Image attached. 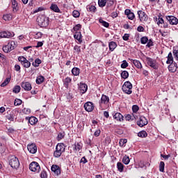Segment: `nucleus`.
<instances>
[{"mask_svg":"<svg viewBox=\"0 0 178 178\" xmlns=\"http://www.w3.org/2000/svg\"><path fill=\"white\" fill-rule=\"evenodd\" d=\"M12 2V8H13V11L14 13H16L19 10V6L17 4V1L16 0H11Z\"/></svg>","mask_w":178,"mask_h":178,"instance_id":"412c9836","label":"nucleus"},{"mask_svg":"<svg viewBox=\"0 0 178 178\" xmlns=\"http://www.w3.org/2000/svg\"><path fill=\"white\" fill-rule=\"evenodd\" d=\"M117 168H118V170L120 172H123V169H124V165H123V164L122 163H118Z\"/></svg>","mask_w":178,"mask_h":178,"instance_id":"a18cd8bd","label":"nucleus"},{"mask_svg":"<svg viewBox=\"0 0 178 178\" xmlns=\"http://www.w3.org/2000/svg\"><path fill=\"white\" fill-rule=\"evenodd\" d=\"M81 32H76L74 35V38H75V40H77V41L79 42V44H81V42H83V40H81Z\"/></svg>","mask_w":178,"mask_h":178,"instance_id":"4be33fe9","label":"nucleus"},{"mask_svg":"<svg viewBox=\"0 0 178 178\" xmlns=\"http://www.w3.org/2000/svg\"><path fill=\"white\" fill-rule=\"evenodd\" d=\"M42 10H44V8L43 7H39L33 11V13H38V12H42Z\"/></svg>","mask_w":178,"mask_h":178,"instance_id":"680f3d73","label":"nucleus"},{"mask_svg":"<svg viewBox=\"0 0 178 178\" xmlns=\"http://www.w3.org/2000/svg\"><path fill=\"white\" fill-rule=\"evenodd\" d=\"M122 162L124 165H129V163H130V158L127 156H124L123 157Z\"/></svg>","mask_w":178,"mask_h":178,"instance_id":"ea45409f","label":"nucleus"},{"mask_svg":"<svg viewBox=\"0 0 178 178\" xmlns=\"http://www.w3.org/2000/svg\"><path fill=\"white\" fill-rule=\"evenodd\" d=\"M137 124L139 127H144V126H147V124H148V120L145 117L141 116L137 122Z\"/></svg>","mask_w":178,"mask_h":178,"instance_id":"9b49d317","label":"nucleus"},{"mask_svg":"<svg viewBox=\"0 0 178 178\" xmlns=\"http://www.w3.org/2000/svg\"><path fill=\"white\" fill-rule=\"evenodd\" d=\"M87 90H88V86L86 83H80L79 84V90L81 94H86L87 92Z\"/></svg>","mask_w":178,"mask_h":178,"instance_id":"dca6fc26","label":"nucleus"},{"mask_svg":"<svg viewBox=\"0 0 178 178\" xmlns=\"http://www.w3.org/2000/svg\"><path fill=\"white\" fill-rule=\"evenodd\" d=\"M127 139H120L119 142L120 147H126Z\"/></svg>","mask_w":178,"mask_h":178,"instance_id":"4c0bfd02","label":"nucleus"},{"mask_svg":"<svg viewBox=\"0 0 178 178\" xmlns=\"http://www.w3.org/2000/svg\"><path fill=\"white\" fill-rule=\"evenodd\" d=\"M51 169V172H54V173H55V175H56L57 176H59V175H60V168H59V165H53Z\"/></svg>","mask_w":178,"mask_h":178,"instance_id":"a211bd4d","label":"nucleus"},{"mask_svg":"<svg viewBox=\"0 0 178 178\" xmlns=\"http://www.w3.org/2000/svg\"><path fill=\"white\" fill-rule=\"evenodd\" d=\"M138 136L142 138H145V137L148 136V134H147V131H141L138 134Z\"/></svg>","mask_w":178,"mask_h":178,"instance_id":"72a5a7b5","label":"nucleus"},{"mask_svg":"<svg viewBox=\"0 0 178 178\" xmlns=\"http://www.w3.org/2000/svg\"><path fill=\"white\" fill-rule=\"evenodd\" d=\"M99 134H101V130L99 129L96 130L94 133L95 137H99Z\"/></svg>","mask_w":178,"mask_h":178,"instance_id":"338daca9","label":"nucleus"},{"mask_svg":"<svg viewBox=\"0 0 178 178\" xmlns=\"http://www.w3.org/2000/svg\"><path fill=\"white\" fill-rule=\"evenodd\" d=\"M132 62H133V64L134 65V66H136V67H137L138 69H143V65L141 64L140 60H132Z\"/></svg>","mask_w":178,"mask_h":178,"instance_id":"393cba45","label":"nucleus"},{"mask_svg":"<svg viewBox=\"0 0 178 178\" xmlns=\"http://www.w3.org/2000/svg\"><path fill=\"white\" fill-rule=\"evenodd\" d=\"M166 19L169 22L170 24L172 26H176L178 24V19L176 17L168 15L166 17Z\"/></svg>","mask_w":178,"mask_h":178,"instance_id":"f8f14e48","label":"nucleus"},{"mask_svg":"<svg viewBox=\"0 0 178 178\" xmlns=\"http://www.w3.org/2000/svg\"><path fill=\"white\" fill-rule=\"evenodd\" d=\"M149 163H144V161H140L138 163V168H147V166H149Z\"/></svg>","mask_w":178,"mask_h":178,"instance_id":"c9c22d12","label":"nucleus"},{"mask_svg":"<svg viewBox=\"0 0 178 178\" xmlns=\"http://www.w3.org/2000/svg\"><path fill=\"white\" fill-rule=\"evenodd\" d=\"M146 63L147 65H148V66H149L152 69H154L155 70H156L158 67H159L156 60L149 57H146Z\"/></svg>","mask_w":178,"mask_h":178,"instance_id":"20e7f679","label":"nucleus"},{"mask_svg":"<svg viewBox=\"0 0 178 178\" xmlns=\"http://www.w3.org/2000/svg\"><path fill=\"white\" fill-rule=\"evenodd\" d=\"M133 85L129 81L124 82V85L122 86V91L125 92V94H128L130 95L133 91Z\"/></svg>","mask_w":178,"mask_h":178,"instance_id":"0eeeda50","label":"nucleus"},{"mask_svg":"<svg viewBox=\"0 0 178 178\" xmlns=\"http://www.w3.org/2000/svg\"><path fill=\"white\" fill-rule=\"evenodd\" d=\"M32 65L34 67H38L40 65H41V60H40V58H36Z\"/></svg>","mask_w":178,"mask_h":178,"instance_id":"f704fd0d","label":"nucleus"},{"mask_svg":"<svg viewBox=\"0 0 178 178\" xmlns=\"http://www.w3.org/2000/svg\"><path fill=\"white\" fill-rule=\"evenodd\" d=\"M147 41H148V38L147 37H143L140 39L141 44H147Z\"/></svg>","mask_w":178,"mask_h":178,"instance_id":"bf43d9fd","label":"nucleus"},{"mask_svg":"<svg viewBox=\"0 0 178 178\" xmlns=\"http://www.w3.org/2000/svg\"><path fill=\"white\" fill-rule=\"evenodd\" d=\"M20 90H22L20 86H15L13 90V92H15V94H19V92H20Z\"/></svg>","mask_w":178,"mask_h":178,"instance_id":"a19ab883","label":"nucleus"},{"mask_svg":"<svg viewBox=\"0 0 178 178\" xmlns=\"http://www.w3.org/2000/svg\"><path fill=\"white\" fill-rule=\"evenodd\" d=\"M50 9L56 13H60V9H59V7L56 4H51Z\"/></svg>","mask_w":178,"mask_h":178,"instance_id":"b1692460","label":"nucleus"},{"mask_svg":"<svg viewBox=\"0 0 178 178\" xmlns=\"http://www.w3.org/2000/svg\"><path fill=\"white\" fill-rule=\"evenodd\" d=\"M129 38H130V35L129 33H125L122 36V39L124 40V41H129Z\"/></svg>","mask_w":178,"mask_h":178,"instance_id":"4d7b16f0","label":"nucleus"},{"mask_svg":"<svg viewBox=\"0 0 178 178\" xmlns=\"http://www.w3.org/2000/svg\"><path fill=\"white\" fill-rule=\"evenodd\" d=\"M65 151V144L63 143H58L57 144L56 147V150L54 152V155L55 158H59L60 157V155L63 154V152Z\"/></svg>","mask_w":178,"mask_h":178,"instance_id":"7ed1b4c3","label":"nucleus"},{"mask_svg":"<svg viewBox=\"0 0 178 178\" xmlns=\"http://www.w3.org/2000/svg\"><path fill=\"white\" fill-rule=\"evenodd\" d=\"M33 38L35 40H40V38H42V33L37 32L33 33Z\"/></svg>","mask_w":178,"mask_h":178,"instance_id":"2f4dec72","label":"nucleus"},{"mask_svg":"<svg viewBox=\"0 0 178 178\" xmlns=\"http://www.w3.org/2000/svg\"><path fill=\"white\" fill-rule=\"evenodd\" d=\"M22 112L24 115H30V113H31V110L29 108H24L22 109Z\"/></svg>","mask_w":178,"mask_h":178,"instance_id":"37998d69","label":"nucleus"},{"mask_svg":"<svg viewBox=\"0 0 178 178\" xmlns=\"http://www.w3.org/2000/svg\"><path fill=\"white\" fill-rule=\"evenodd\" d=\"M8 134H15V133H16V131L15 129H13V128H9L8 129Z\"/></svg>","mask_w":178,"mask_h":178,"instance_id":"69168bd1","label":"nucleus"},{"mask_svg":"<svg viewBox=\"0 0 178 178\" xmlns=\"http://www.w3.org/2000/svg\"><path fill=\"white\" fill-rule=\"evenodd\" d=\"M15 37V33L3 31L0 33V38H12Z\"/></svg>","mask_w":178,"mask_h":178,"instance_id":"9d476101","label":"nucleus"},{"mask_svg":"<svg viewBox=\"0 0 178 178\" xmlns=\"http://www.w3.org/2000/svg\"><path fill=\"white\" fill-rule=\"evenodd\" d=\"M14 105L15 106H19V105H22V100L20 99H15Z\"/></svg>","mask_w":178,"mask_h":178,"instance_id":"3c124183","label":"nucleus"},{"mask_svg":"<svg viewBox=\"0 0 178 178\" xmlns=\"http://www.w3.org/2000/svg\"><path fill=\"white\" fill-rule=\"evenodd\" d=\"M72 16L74 17H80V13L77 10H74L72 13Z\"/></svg>","mask_w":178,"mask_h":178,"instance_id":"5fc2aeb1","label":"nucleus"},{"mask_svg":"<svg viewBox=\"0 0 178 178\" xmlns=\"http://www.w3.org/2000/svg\"><path fill=\"white\" fill-rule=\"evenodd\" d=\"M99 23H101V24H102V26H104V27H107V28L109 27V23L104 21V19H99Z\"/></svg>","mask_w":178,"mask_h":178,"instance_id":"de8ad7c7","label":"nucleus"},{"mask_svg":"<svg viewBox=\"0 0 178 178\" xmlns=\"http://www.w3.org/2000/svg\"><path fill=\"white\" fill-rule=\"evenodd\" d=\"M81 29V25L80 24H76L74 27V31H79V29Z\"/></svg>","mask_w":178,"mask_h":178,"instance_id":"774afa93","label":"nucleus"},{"mask_svg":"<svg viewBox=\"0 0 178 178\" xmlns=\"http://www.w3.org/2000/svg\"><path fill=\"white\" fill-rule=\"evenodd\" d=\"M138 109H139V108H138V106H137V105H134V106H132V111H133V112H134V113H136L137 111H138Z\"/></svg>","mask_w":178,"mask_h":178,"instance_id":"e2e57ef3","label":"nucleus"},{"mask_svg":"<svg viewBox=\"0 0 178 178\" xmlns=\"http://www.w3.org/2000/svg\"><path fill=\"white\" fill-rule=\"evenodd\" d=\"M27 148H28V151L31 154H35V152H37V146L34 143L28 145Z\"/></svg>","mask_w":178,"mask_h":178,"instance_id":"2eb2a0df","label":"nucleus"},{"mask_svg":"<svg viewBox=\"0 0 178 178\" xmlns=\"http://www.w3.org/2000/svg\"><path fill=\"white\" fill-rule=\"evenodd\" d=\"M175 58L178 60V47H174L173 52H172Z\"/></svg>","mask_w":178,"mask_h":178,"instance_id":"c03bdc74","label":"nucleus"},{"mask_svg":"<svg viewBox=\"0 0 178 178\" xmlns=\"http://www.w3.org/2000/svg\"><path fill=\"white\" fill-rule=\"evenodd\" d=\"M99 6L104 8L106 5V0H98Z\"/></svg>","mask_w":178,"mask_h":178,"instance_id":"49530a36","label":"nucleus"},{"mask_svg":"<svg viewBox=\"0 0 178 178\" xmlns=\"http://www.w3.org/2000/svg\"><path fill=\"white\" fill-rule=\"evenodd\" d=\"M9 164L13 169H18V168L20 166V162L19 161V159H17V157L15 156H12L10 157Z\"/></svg>","mask_w":178,"mask_h":178,"instance_id":"39448f33","label":"nucleus"},{"mask_svg":"<svg viewBox=\"0 0 178 178\" xmlns=\"http://www.w3.org/2000/svg\"><path fill=\"white\" fill-rule=\"evenodd\" d=\"M15 48L16 42H15V41H11L10 42H8L7 44L3 47V52H6V54H8V52L13 51V49H15Z\"/></svg>","mask_w":178,"mask_h":178,"instance_id":"423d86ee","label":"nucleus"},{"mask_svg":"<svg viewBox=\"0 0 178 178\" xmlns=\"http://www.w3.org/2000/svg\"><path fill=\"white\" fill-rule=\"evenodd\" d=\"M37 22L40 27H47L49 24V18L44 15H39L37 18Z\"/></svg>","mask_w":178,"mask_h":178,"instance_id":"f03ea898","label":"nucleus"},{"mask_svg":"<svg viewBox=\"0 0 178 178\" xmlns=\"http://www.w3.org/2000/svg\"><path fill=\"white\" fill-rule=\"evenodd\" d=\"M38 122V120L35 117H31L29 118V122L30 123V124H31L32 126L33 124H35V123Z\"/></svg>","mask_w":178,"mask_h":178,"instance_id":"473e14b6","label":"nucleus"},{"mask_svg":"<svg viewBox=\"0 0 178 178\" xmlns=\"http://www.w3.org/2000/svg\"><path fill=\"white\" fill-rule=\"evenodd\" d=\"M129 66V63L126 60H123L122 63L121 64L122 69H126Z\"/></svg>","mask_w":178,"mask_h":178,"instance_id":"603ef678","label":"nucleus"},{"mask_svg":"<svg viewBox=\"0 0 178 178\" xmlns=\"http://www.w3.org/2000/svg\"><path fill=\"white\" fill-rule=\"evenodd\" d=\"M168 60L166 61V63L168 65H171L173 63V56L172 55V52H170L167 57Z\"/></svg>","mask_w":178,"mask_h":178,"instance_id":"a878e982","label":"nucleus"},{"mask_svg":"<svg viewBox=\"0 0 178 178\" xmlns=\"http://www.w3.org/2000/svg\"><path fill=\"white\" fill-rule=\"evenodd\" d=\"M90 12H95L97 10V7L95 6H90L89 7Z\"/></svg>","mask_w":178,"mask_h":178,"instance_id":"0e129e2a","label":"nucleus"},{"mask_svg":"<svg viewBox=\"0 0 178 178\" xmlns=\"http://www.w3.org/2000/svg\"><path fill=\"white\" fill-rule=\"evenodd\" d=\"M10 83V78H7L1 84V87H6L7 85Z\"/></svg>","mask_w":178,"mask_h":178,"instance_id":"58836bf2","label":"nucleus"},{"mask_svg":"<svg viewBox=\"0 0 178 178\" xmlns=\"http://www.w3.org/2000/svg\"><path fill=\"white\" fill-rule=\"evenodd\" d=\"M63 137H65V133H59L57 136V140H58V141H60V140H62Z\"/></svg>","mask_w":178,"mask_h":178,"instance_id":"6e6d98bb","label":"nucleus"},{"mask_svg":"<svg viewBox=\"0 0 178 178\" xmlns=\"http://www.w3.org/2000/svg\"><path fill=\"white\" fill-rule=\"evenodd\" d=\"M72 73L74 76H79V74H80V69L77 67H74L72 70Z\"/></svg>","mask_w":178,"mask_h":178,"instance_id":"7c9ffc66","label":"nucleus"},{"mask_svg":"<svg viewBox=\"0 0 178 178\" xmlns=\"http://www.w3.org/2000/svg\"><path fill=\"white\" fill-rule=\"evenodd\" d=\"M124 14L127 16L129 20H133L135 17L134 13L131 12V10L129 9L125 10Z\"/></svg>","mask_w":178,"mask_h":178,"instance_id":"6ab92c4d","label":"nucleus"},{"mask_svg":"<svg viewBox=\"0 0 178 178\" xmlns=\"http://www.w3.org/2000/svg\"><path fill=\"white\" fill-rule=\"evenodd\" d=\"M13 16L11 15V14H4L3 15V20H5V22H10Z\"/></svg>","mask_w":178,"mask_h":178,"instance_id":"c85d7f7f","label":"nucleus"},{"mask_svg":"<svg viewBox=\"0 0 178 178\" xmlns=\"http://www.w3.org/2000/svg\"><path fill=\"white\" fill-rule=\"evenodd\" d=\"M159 170H160V172H164V170H165V163L163 161L160 162Z\"/></svg>","mask_w":178,"mask_h":178,"instance_id":"09e8293b","label":"nucleus"},{"mask_svg":"<svg viewBox=\"0 0 178 178\" xmlns=\"http://www.w3.org/2000/svg\"><path fill=\"white\" fill-rule=\"evenodd\" d=\"M40 177L41 178H48V175H47V171L43 170L41 172L40 174Z\"/></svg>","mask_w":178,"mask_h":178,"instance_id":"864d4df0","label":"nucleus"},{"mask_svg":"<svg viewBox=\"0 0 178 178\" xmlns=\"http://www.w3.org/2000/svg\"><path fill=\"white\" fill-rule=\"evenodd\" d=\"M83 148V144L81 143H75L73 146V149H74V151H80V149H81Z\"/></svg>","mask_w":178,"mask_h":178,"instance_id":"cd10ccee","label":"nucleus"},{"mask_svg":"<svg viewBox=\"0 0 178 178\" xmlns=\"http://www.w3.org/2000/svg\"><path fill=\"white\" fill-rule=\"evenodd\" d=\"M51 169V172H54V173H55V175H56L57 176H59V175H60V168H59V165H53Z\"/></svg>","mask_w":178,"mask_h":178,"instance_id":"f3484780","label":"nucleus"},{"mask_svg":"<svg viewBox=\"0 0 178 178\" xmlns=\"http://www.w3.org/2000/svg\"><path fill=\"white\" fill-rule=\"evenodd\" d=\"M114 119L118 122H122L123 120V115L120 113H116L113 115Z\"/></svg>","mask_w":178,"mask_h":178,"instance_id":"5701e85b","label":"nucleus"},{"mask_svg":"<svg viewBox=\"0 0 178 178\" xmlns=\"http://www.w3.org/2000/svg\"><path fill=\"white\" fill-rule=\"evenodd\" d=\"M121 77L122 79H127V77H129V72L127 71H123L121 73Z\"/></svg>","mask_w":178,"mask_h":178,"instance_id":"8fccbe9b","label":"nucleus"},{"mask_svg":"<svg viewBox=\"0 0 178 178\" xmlns=\"http://www.w3.org/2000/svg\"><path fill=\"white\" fill-rule=\"evenodd\" d=\"M84 108L87 112H92L94 111V104L91 102H88L84 104Z\"/></svg>","mask_w":178,"mask_h":178,"instance_id":"ddd939ff","label":"nucleus"},{"mask_svg":"<svg viewBox=\"0 0 178 178\" xmlns=\"http://www.w3.org/2000/svg\"><path fill=\"white\" fill-rule=\"evenodd\" d=\"M168 70L171 72V73H175L177 70V64L176 63L170 64L168 66Z\"/></svg>","mask_w":178,"mask_h":178,"instance_id":"aec40b11","label":"nucleus"},{"mask_svg":"<svg viewBox=\"0 0 178 178\" xmlns=\"http://www.w3.org/2000/svg\"><path fill=\"white\" fill-rule=\"evenodd\" d=\"M81 52V47L79 45H75L74 47V55H79Z\"/></svg>","mask_w":178,"mask_h":178,"instance_id":"bb28decb","label":"nucleus"},{"mask_svg":"<svg viewBox=\"0 0 178 178\" xmlns=\"http://www.w3.org/2000/svg\"><path fill=\"white\" fill-rule=\"evenodd\" d=\"M99 106L102 111H105L109 108V97L102 95L99 101Z\"/></svg>","mask_w":178,"mask_h":178,"instance_id":"f257e3e1","label":"nucleus"},{"mask_svg":"<svg viewBox=\"0 0 178 178\" xmlns=\"http://www.w3.org/2000/svg\"><path fill=\"white\" fill-rule=\"evenodd\" d=\"M29 169L31 172H35L36 173H40V170H41V167L40 164L35 161H33L29 165Z\"/></svg>","mask_w":178,"mask_h":178,"instance_id":"6e6552de","label":"nucleus"},{"mask_svg":"<svg viewBox=\"0 0 178 178\" xmlns=\"http://www.w3.org/2000/svg\"><path fill=\"white\" fill-rule=\"evenodd\" d=\"M108 47H109L110 51H115V49L116 48V47H118V44L115 42H111L108 44Z\"/></svg>","mask_w":178,"mask_h":178,"instance_id":"c756f323","label":"nucleus"},{"mask_svg":"<svg viewBox=\"0 0 178 178\" xmlns=\"http://www.w3.org/2000/svg\"><path fill=\"white\" fill-rule=\"evenodd\" d=\"M163 23H165L163 18L159 17V21L157 22L158 26H159L160 24H163Z\"/></svg>","mask_w":178,"mask_h":178,"instance_id":"052dcab7","label":"nucleus"},{"mask_svg":"<svg viewBox=\"0 0 178 178\" xmlns=\"http://www.w3.org/2000/svg\"><path fill=\"white\" fill-rule=\"evenodd\" d=\"M21 87L22 88H23L24 90H25V91H31V83H30V82H27V81H23L21 83Z\"/></svg>","mask_w":178,"mask_h":178,"instance_id":"4468645a","label":"nucleus"},{"mask_svg":"<svg viewBox=\"0 0 178 178\" xmlns=\"http://www.w3.org/2000/svg\"><path fill=\"white\" fill-rule=\"evenodd\" d=\"M70 83H72V79L67 77L64 80V84L65 86V87H69V84H70Z\"/></svg>","mask_w":178,"mask_h":178,"instance_id":"79ce46f5","label":"nucleus"},{"mask_svg":"<svg viewBox=\"0 0 178 178\" xmlns=\"http://www.w3.org/2000/svg\"><path fill=\"white\" fill-rule=\"evenodd\" d=\"M44 78L42 76H39L36 79V83L37 84H42V83H44Z\"/></svg>","mask_w":178,"mask_h":178,"instance_id":"e433bc0d","label":"nucleus"},{"mask_svg":"<svg viewBox=\"0 0 178 178\" xmlns=\"http://www.w3.org/2000/svg\"><path fill=\"white\" fill-rule=\"evenodd\" d=\"M138 15L140 19V21L142 22V23H145V22L148 21V15L145 13V12L143 10L138 11Z\"/></svg>","mask_w":178,"mask_h":178,"instance_id":"1a4fd4ad","label":"nucleus"},{"mask_svg":"<svg viewBox=\"0 0 178 178\" xmlns=\"http://www.w3.org/2000/svg\"><path fill=\"white\" fill-rule=\"evenodd\" d=\"M23 66H24V67L29 69V67H30L31 66V63H30V61H29V60H27Z\"/></svg>","mask_w":178,"mask_h":178,"instance_id":"13d9d810","label":"nucleus"}]
</instances>
